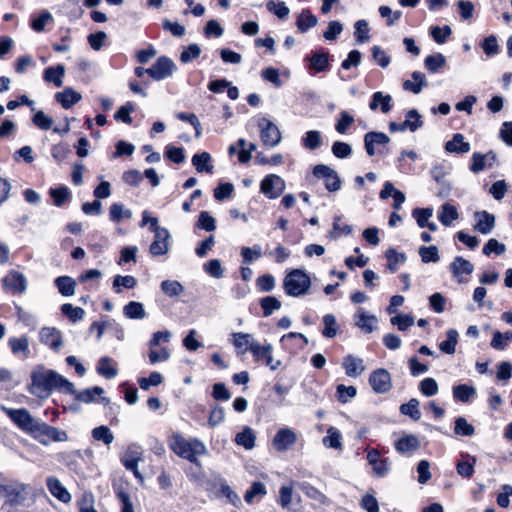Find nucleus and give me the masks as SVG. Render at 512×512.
Instances as JSON below:
<instances>
[{"label": "nucleus", "mask_w": 512, "mask_h": 512, "mask_svg": "<svg viewBox=\"0 0 512 512\" xmlns=\"http://www.w3.org/2000/svg\"><path fill=\"white\" fill-rule=\"evenodd\" d=\"M450 270L458 283L463 282V275H470L474 271V265L461 256H457L450 264Z\"/></svg>", "instance_id": "aec40b11"}, {"label": "nucleus", "mask_w": 512, "mask_h": 512, "mask_svg": "<svg viewBox=\"0 0 512 512\" xmlns=\"http://www.w3.org/2000/svg\"><path fill=\"white\" fill-rule=\"evenodd\" d=\"M0 408L20 430L29 435L39 421L26 408L13 409L3 405Z\"/></svg>", "instance_id": "20e7f679"}, {"label": "nucleus", "mask_w": 512, "mask_h": 512, "mask_svg": "<svg viewBox=\"0 0 512 512\" xmlns=\"http://www.w3.org/2000/svg\"><path fill=\"white\" fill-rule=\"evenodd\" d=\"M29 392L38 398H47L53 390L60 387L64 379L57 372L42 365L36 366L30 375Z\"/></svg>", "instance_id": "f257e3e1"}, {"label": "nucleus", "mask_w": 512, "mask_h": 512, "mask_svg": "<svg viewBox=\"0 0 512 512\" xmlns=\"http://www.w3.org/2000/svg\"><path fill=\"white\" fill-rule=\"evenodd\" d=\"M130 210L125 209L121 203H114L110 207V219L114 222H120L124 218H131Z\"/></svg>", "instance_id": "13d9d810"}, {"label": "nucleus", "mask_w": 512, "mask_h": 512, "mask_svg": "<svg viewBox=\"0 0 512 512\" xmlns=\"http://www.w3.org/2000/svg\"><path fill=\"white\" fill-rule=\"evenodd\" d=\"M311 287L309 275L301 269H293L284 278L283 288L287 295L300 297L308 294Z\"/></svg>", "instance_id": "7ed1b4c3"}, {"label": "nucleus", "mask_w": 512, "mask_h": 512, "mask_svg": "<svg viewBox=\"0 0 512 512\" xmlns=\"http://www.w3.org/2000/svg\"><path fill=\"white\" fill-rule=\"evenodd\" d=\"M419 401L415 398L410 399L407 403L400 406V412L404 415L410 416L413 420H419L421 418V412L419 410Z\"/></svg>", "instance_id": "49530a36"}, {"label": "nucleus", "mask_w": 512, "mask_h": 512, "mask_svg": "<svg viewBox=\"0 0 512 512\" xmlns=\"http://www.w3.org/2000/svg\"><path fill=\"white\" fill-rule=\"evenodd\" d=\"M313 174L316 177L324 179L325 187L327 188V190L335 192L340 189V178L336 171H334L332 168L323 164L316 165L313 169Z\"/></svg>", "instance_id": "f8f14e48"}, {"label": "nucleus", "mask_w": 512, "mask_h": 512, "mask_svg": "<svg viewBox=\"0 0 512 512\" xmlns=\"http://www.w3.org/2000/svg\"><path fill=\"white\" fill-rule=\"evenodd\" d=\"M328 54L316 52L310 58V68L315 72H323L328 67Z\"/></svg>", "instance_id": "a18cd8bd"}, {"label": "nucleus", "mask_w": 512, "mask_h": 512, "mask_svg": "<svg viewBox=\"0 0 512 512\" xmlns=\"http://www.w3.org/2000/svg\"><path fill=\"white\" fill-rule=\"evenodd\" d=\"M33 124L41 130H49L53 126V119L39 110L32 117Z\"/></svg>", "instance_id": "6e6d98bb"}, {"label": "nucleus", "mask_w": 512, "mask_h": 512, "mask_svg": "<svg viewBox=\"0 0 512 512\" xmlns=\"http://www.w3.org/2000/svg\"><path fill=\"white\" fill-rule=\"evenodd\" d=\"M369 384L375 393H387L392 388L391 375L386 369L379 368L370 374Z\"/></svg>", "instance_id": "9d476101"}, {"label": "nucleus", "mask_w": 512, "mask_h": 512, "mask_svg": "<svg viewBox=\"0 0 512 512\" xmlns=\"http://www.w3.org/2000/svg\"><path fill=\"white\" fill-rule=\"evenodd\" d=\"M478 218L475 229L482 234H488L492 231L495 225V218L493 215L486 211L476 213Z\"/></svg>", "instance_id": "bb28decb"}, {"label": "nucleus", "mask_w": 512, "mask_h": 512, "mask_svg": "<svg viewBox=\"0 0 512 512\" xmlns=\"http://www.w3.org/2000/svg\"><path fill=\"white\" fill-rule=\"evenodd\" d=\"M337 399L341 403L348 402L351 398H354L357 394V389L354 386H345L340 384L336 388Z\"/></svg>", "instance_id": "69168bd1"}, {"label": "nucleus", "mask_w": 512, "mask_h": 512, "mask_svg": "<svg viewBox=\"0 0 512 512\" xmlns=\"http://www.w3.org/2000/svg\"><path fill=\"white\" fill-rule=\"evenodd\" d=\"M3 286L12 293H21L26 289V279L23 274L11 271L2 280Z\"/></svg>", "instance_id": "6ab92c4d"}, {"label": "nucleus", "mask_w": 512, "mask_h": 512, "mask_svg": "<svg viewBox=\"0 0 512 512\" xmlns=\"http://www.w3.org/2000/svg\"><path fill=\"white\" fill-rule=\"evenodd\" d=\"M27 495V486L20 482L8 481L0 484V499L10 505L20 504Z\"/></svg>", "instance_id": "39448f33"}, {"label": "nucleus", "mask_w": 512, "mask_h": 512, "mask_svg": "<svg viewBox=\"0 0 512 512\" xmlns=\"http://www.w3.org/2000/svg\"><path fill=\"white\" fill-rule=\"evenodd\" d=\"M142 450L139 446L131 445L127 448L126 452L122 457V463L126 469L133 471L137 478H141L138 471V463L142 460Z\"/></svg>", "instance_id": "dca6fc26"}, {"label": "nucleus", "mask_w": 512, "mask_h": 512, "mask_svg": "<svg viewBox=\"0 0 512 512\" xmlns=\"http://www.w3.org/2000/svg\"><path fill=\"white\" fill-rule=\"evenodd\" d=\"M426 84V76L421 72L415 71L412 73V80H406L403 83V88L414 94H419L422 87Z\"/></svg>", "instance_id": "c85d7f7f"}, {"label": "nucleus", "mask_w": 512, "mask_h": 512, "mask_svg": "<svg viewBox=\"0 0 512 512\" xmlns=\"http://www.w3.org/2000/svg\"><path fill=\"white\" fill-rule=\"evenodd\" d=\"M488 159L494 160L495 155L493 153L488 154H480V153H474L472 156V163L470 165V170L474 173H478L482 171L486 166V161Z\"/></svg>", "instance_id": "de8ad7c7"}, {"label": "nucleus", "mask_w": 512, "mask_h": 512, "mask_svg": "<svg viewBox=\"0 0 512 512\" xmlns=\"http://www.w3.org/2000/svg\"><path fill=\"white\" fill-rule=\"evenodd\" d=\"M475 393V388L466 384L456 385L453 387V397L455 400L461 402H468Z\"/></svg>", "instance_id": "79ce46f5"}, {"label": "nucleus", "mask_w": 512, "mask_h": 512, "mask_svg": "<svg viewBox=\"0 0 512 512\" xmlns=\"http://www.w3.org/2000/svg\"><path fill=\"white\" fill-rule=\"evenodd\" d=\"M459 218L458 211L455 206L445 203L441 206L438 213V219L444 226H450L451 223Z\"/></svg>", "instance_id": "c756f323"}, {"label": "nucleus", "mask_w": 512, "mask_h": 512, "mask_svg": "<svg viewBox=\"0 0 512 512\" xmlns=\"http://www.w3.org/2000/svg\"><path fill=\"white\" fill-rule=\"evenodd\" d=\"M258 126L261 140L265 146L275 147L280 143L282 136L276 124L267 118H261Z\"/></svg>", "instance_id": "423d86ee"}, {"label": "nucleus", "mask_w": 512, "mask_h": 512, "mask_svg": "<svg viewBox=\"0 0 512 512\" xmlns=\"http://www.w3.org/2000/svg\"><path fill=\"white\" fill-rule=\"evenodd\" d=\"M92 437L97 441H102L110 445L114 440V435L107 426H99L92 430Z\"/></svg>", "instance_id": "4d7b16f0"}, {"label": "nucleus", "mask_w": 512, "mask_h": 512, "mask_svg": "<svg viewBox=\"0 0 512 512\" xmlns=\"http://www.w3.org/2000/svg\"><path fill=\"white\" fill-rule=\"evenodd\" d=\"M342 367L345 373L349 377L356 378L365 371V365L363 359L354 355H347L342 362Z\"/></svg>", "instance_id": "4be33fe9"}, {"label": "nucleus", "mask_w": 512, "mask_h": 512, "mask_svg": "<svg viewBox=\"0 0 512 512\" xmlns=\"http://www.w3.org/2000/svg\"><path fill=\"white\" fill-rule=\"evenodd\" d=\"M419 389L427 397L434 396L438 393V384L433 378H425L419 384Z\"/></svg>", "instance_id": "774afa93"}, {"label": "nucleus", "mask_w": 512, "mask_h": 512, "mask_svg": "<svg viewBox=\"0 0 512 512\" xmlns=\"http://www.w3.org/2000/svg\"><path fill=\"white\" fill-rule=\"evenodd\" d=\"M260 306L265 317L270 316L274 311L281 308V302L273 296H267L260 299Z\"/></svg>", "instance_id": "09e8293b"}, {"label": "nucleus", "mask_w": 512, "mask_h": 512, "mask_svg": "<svg viewBox=\"0 0 512 512\" xmlns=\"http://www.w3.org/2000/svg\"><path fill=\"white\" fill-rule=\"evenodd\" d=\"M161 290L169 297H177L183 293L184 287L176 280H164L161 283Z\"/></svg>", "instance_id": "c03bdc74"}, {"label": "nucleus", "mask_w": 512, "mask_h": 512, "mask_svg": "<svg viewBox=\"0 0 512 512\" xmlns=\"http://www.w3.org/2000/svg\"><path fill=\"white\" fill-rule=\"evenodd\" d=\"M512 342V331H506L501 333L499 331L494 332L491 340V347L495 350H504L505 347Z\"/></svg>", "instance_id": "a19ab883"}, {"label": "nucleus", "mask_w": 512, "mask_h": 512, "mask_svg": "<svg viewBox=\"0 0 512 512\" xmlns=\"http://www.w3.org/2000/svg\"><path fill=\"white\" fill-rule=\"evenodd\" d=\"M356 326L359 327L365 333H371L375 329L377 318L373 315H369L362 309H359L356 314Z\"/></svg>", "instance_id": "393cba45"}, {"label": "nucleus", "mask_w": 512, "mask_h": 512, "mask_svg": "<svg viewBox=\"0 0 512 512\" xmlns=\"http://www.w3.org/2000/svg\"><path fill=\"white\" fill-rule=\"evenodd\" d=\"M318 19L310 10H303L297 19V28L301 33H305L308 29L316 26Z\"/></svg>", "instance_id": "2f4dec72"}, {"label": "nucleus", "mask_w": 512, "mask_h": 512, "mask_svg": "<svg viewBox=\"0 0 512 512\" xmlns=\"http://www.w3.org/2000/svg\"><path fill=\"white\" fill-rule=\"evenodd\" d=\"M176 70L175 63L168 57H160L147 69V74L154 80L160 81L173 75Z\"/></svg>", "instance_id": "6e6552de"}, {"label": "nucleus", "mask_w": 512, "mask_h": 512, "mask_svg": "<svg viewBox=\"0 0 512 512\" xmlns=\"http://www.w3.org/2000/svg\"><path fill=\"white\" fill-rule=\"evenodd\" d=\"M403 125L405 127V130L415 132L423 125L422 117L417 110L411 109L407 112Z\"/></svg>", "instance_id": "ea45409f"}, {"label": "nucleus", "mask_w": 512, "mask_h": 512, "mask_svg": "<svg viewBox=\"0 0 512 512\" xmlns=\"http://www.w3.org/2000/svg\"><path fill=\"white\" fill-rule=\"evenodd\" d=\"M386 257L388 259V268L395 272L398 269V266L405 262L406 257L403 253H399L394 249H389L386 253Z\"/></svg>", "instance_id": "e2e57ef3"}, {"label": "nucleus", "mask_w": 512, "mask_h": 512, "mask_svg": "<svg viewBox=\"0 0 512 512\" xmlns=\"http://www.w3.org/2000/svg\"><path fill=\"white\" fill-rule=\"evenodd\" d=\"M97 372L106 378H113L117 375L118 370L113 364V359L104 356L99 359Z\"/></svg>", "instance_id": "e433bc0d"}, {"label": "nucleus", "mask_w": 512, "mask_h": 512, "mask_svg": "<svg viewBox=\"0 0 512 512\" xmlns=\"http://www.w3.org/2000/svg\"><path fill=\"white\" fill-rule=\"evenodd\" d=\"M461 457L467 460H462L457 463V473L462 477L470 478L474 473V464L476 463V458L471 457L468 454H463Z\"/></svg>", "instance_id": "f704fd0d"}, {"label": "nucleus", "mask_w": 512, "mask_h": 512, "mask_svg": "<svg viewBox=\"0 0 512 512\" xmlns=\"http://www.w3.org/2000/svg\"><path fill=\"white\" fill-rule=\"evenodd\" d=\"M446 64V59L441 53L429 55L425 58V68L431 72L436 73L439 69L443 68Z\"/></svg>", "instance_id": "37998d69"}, {"label": "nucleus", "mask_w": 512, "mask_h": 512, "mask_svg": "<svg viewBox=\"0 0 512 512\" xmlns=\"http://www.w3.org/2000/svg\"><path fill=\"white\" fill-rule=\"evenodd\" d=\"M211 156L207 152H202L199 154H195L192 157V164L196 168V170L200 173H212L213 166L210 164Z\"/></svg>", "instance_id": "473e14b6"}, {"label": "nucleus", "mask_w": 512, "mask_h": 512, "mask_svg": "<svg viewBox=\"0 0 512 512\" xmlns=\"http://www.w3.org/2000/svg\"><path fill=\"white\" fill-rule=\"evenodd\" d=\"M297 441L296 433L290 428H281L273 438V446L277 451L290 449Z\"/></svg>", "instance_id": "2eb2a0df"}, {"label": "nucleus", "mask_w": 512, "mask_h": 512, "mask_svg": "<svg viewBox=\"0 0 512 512\" xmlns=\"http://www.w3.org/2000/svg\"><path fill=\"white\" fill-rule=\"evenodd\" d=\"M241 256L243 258L244 264H250L262 256V248L260 245H254L253 247H242Z\"/></svg>", "instance_id": "3c124183"}, {"label": "nucleus", "mask_w": 512, "mask_h": 512, "mask_svg": "<svg viewBox=\"0 0 512 512\" xmlns=\"http://www.w3.org/2000/svg\"><path fill=\"white\" fill-rule=\"evenodd\" d=\"M294 490V482L292 481L289 485L282 486L279 490L278 503L284 509H289L292 503V496Z\"/></svg>", "instance_id": "8fccbe9b"}, {"label": "nucleus", "mask_w": 512, "mask_h": 512, "mask_svg": "<svg viewBox=\"0 0 512 512\" xmlns=\"http://www.w3.org/2000/svg\"><path fill=\"white\" fill-rule=\"evenodd\" d=\"M299 488L308 498L315 501L316 503L321 505L329 504V499L325 496V494L311 484L303 482L299 484Z\"/></svg>", "instance_id": "a878e982"}, {"label": "nucleus", "mask_w": 512, "mask_h": 512, "mask_svg": "<svg viewBox=\"0 0 512 512\" xmlns=\"http://www.w3.org/2000/svg\"><path fill=\"white\" fill-rule=\"evenodd\" d=\"M447 339L439 343V349L446 354L452 355L456 351L458 343V332L455 329H449L446 333Z\"/></svg>", "instance_id": "c9c22d12"}, {"label": "nucleus", "mask_w": 512, "mask_h": 512, "mask_svg": "<svg viewBox=\"0 0 512 512\" xmlns=\"http://www.w3.org/2000/svg\"><path fill=\"white\" fill-rule=\"evenodd\" d=\"M324 329L322 331L323 336L327 338H333L337 335L338 326L334 315L327 314L323 317Z\"/></svg>", "instance_id": "5fc2aeb1"}, {"label": "nucleus", "mask_w": 512, "mask_h": 512, "mask_svg": "<svg viewBox=\"0 0 512 512\" xmlns=\"http://www.w3.org/2000/svg\"><path fill=\"white\" fill-rule=\"evenodd\" d=\"M255 438L256 437L253 430L249 427H245L240 433L236 435L235 442L249 450L255 446Z\"/></svg>", "instance_id": "58836bf2"}, {"label": "nucleus", "mask_w": 512, "mask_h": 512, "mask_svg": "<svg viewBox=\"0 0 512 512\" xmlns=\"http://www.w3.org/2000/svg\"><path fill=\"white\" fill-rule=\"evenodd\" d=\"M168 444L176 455L192 463H198V457L207 453L206 446L199 439L188 440L179 433L172 434Z\"/></svg>", "instance_id": "f03ea898"}, {"label": "nucleus", "mask_w": 512, "mask_h": 512, "mask_svg": "<svg viewBox=\"0 0 512 512\" xmlns=\"http://www.w3.org/2000/svg\"><path fill=\"white\" fill-rule=\"evenodd\" d=\"M154 240L150 245V253L153 256L164 255L169 250L168 240L170 238V234L165 228H156L154 231Z\"/></svg>", "instance_id": "4468645a"}, {"label": "nucleus", "mask_w": 512, "mask_h": 512, "mask_svg": "<svg viewBox=\"0 0 512 512\" xmlns=\"http://www.w3.org/2000/svg\"><path fill=\"white\" fill-rule=\"evenodd\" d=\"M454 432L457 435L472 436L475 433V429L464 417H458L455 420Z\"/></svg>", "instance_id": "680f3d73"}, {"label": "nucleus", "mask_w": 512, "mask_h": 512, "mask_svg": "<svg viewBox=\"0 0 512 512\" xmlns=\"http://www.w3.org/2000/svg\"><path fill=\"white\" fill-rule=\"evenodd\" d=\"M419 255L424 263H436L440 259L438 254V248L434 245L428 247L421 246L419 248Z\"/></svg>", "instance_id": "bf43d9fd"}, {"label": "nucleus", "mask_w": 512, "mask_h": 512, "mask_svg": "<svg viewBox=\"0 0 512 512\" xmlns=\"http://www.w3.org/2000/svg\"><path fill=\"white\" fill-rule=\"evenodd\" d=\"M470 148V144L464 141V136L460 133L454 134L445 144V150L449 153L463 154L469 152Z\"/></svg>", "instance_id": "b1692460"}, {"label": "nucleus", "mask_w": 512, "mask_h": 512, "mask_svg": "<svg viewBox=\"0 0 512 512\" xmlns=\"http://www.w3.org/2000/svg\"><path fill=\"white\" fill-rule=\"evenodd\" d=\"M323 443L326 447L339 449L341 448V434L340 432L334 428L330 427L327 430V435L323 438Z\"/></svg>", "instance_id": "864d4df0"}, {"label": "nucleus", "mask_w": 512, "mask_h": 512, "mask_svg": "<svg viewBox=\"0 0 512 512\" xmlns=\"http://www.w3.org/2000/svg\"><path fill=\"white\" fill-rule=\"evenodd\" d=\"M49 492L59 499L64 501V487L61 481L55 477H48L46 481Z\"/></svg>", "instance_id": "052dcab7"}, {"label": "nucleus", "mask_w": 512, "mask_h": 512, "mask_svg": "<svg viewBox=\"0 0 512 512\" xmlns=\"http://www.w3.org/2000/svg\"><path fill=\"white\" fill-rule=\"evenodd\" d=\"M392 97L389 94L384 95L382 92H375L372 95V100L369 104L371 110H376L378 106H381L383 113H388L391 110Z\"/></svg>", "instance_id": "7c9ffc66"}, {"label": "nucleus", "mask_w": 512, "mask_h": 512, "mask_svg": "<svg viewBox=\"0 0 512 512\" xmlns=\"http://www.w3.org/2000/svg\"><path fill=\"white\" fill-rule=\"evenodd\" d=\"M273 346L270 343H257L256 346L252 347V355L256 361H263L267 367L272 371L277 370L282 362L279 359L273 357Z\"/></svg>", "instance_id": "0eeeda50"}, {"label": "nucleus", "mask_w": 512, "mask_h": 512, "mask_svg": "<svg viewBox=\"0 0 512 512\" xmlns=\"http://www.w3.org/2000/svg\"><path fill=\"white\" fill-rule=\"evenodd\" d=\"M201 49L197 44L188 45L180 54V61L184 64L191 62L200 56Z\"/></svg>", "instance_id": "338daca9"}, {"label": "nucleus", "mask_w": 512, "mask_h": 512, "mask_svg": "<svg viewBox=\"0 0 512 512\" xmlns=\"http://www.w3.org/2000/svg\"><path fill=\"white\" fill-rule=\"evenodd\" d=\"M420 447L418 438L414 435H405L395 443V448L399 453L415 451Z\"/></svg>", "instance_id": "cd10ccee"}, {"label": "nucleus", "mask_w": 512, "mask_h": 512, "mask_svg": "<svg viewBox=\"0 0 512 512\" xmlns=\"http://www.w3.org/2000/svg\"><path fill=\"white\" fill-rule=\"evenodd\" d=\"M8 346L12 354L16 357L27 359L30 355L29 339L26 335L9 338Z\"/></svg>", "instance_id": "412c9836"}, {"label": "nucleus", "mask_w": 512, "mask_h": 512, "mask_svg": "<svg viewBox=\"0 0 512 512\" xmlns=\"http://www.w3.org/2000/svg\"><path fill=\"white\" fill-rule=\"evenodd\" d=\"M367 461L377 477H384L390 471V461L387 458H382L377 450L368 451Z\"/></svg>", "instance_id": "f3484780"}, {"label": "nucleus", "mask_w": 512, "mask_h": 512, "mask_svg": "<svg viewBox=\"0 0 512 512\" xmlns=\"http://www.w3.org/2000/svg\"><path fill=\"white\" fill-rule=\"evenodd\" d=\"M266 8L269 12L275 14L280 19L287 18L290 13V9L286 6L285 2L269 0L266 3Z\"/></svg>", "instance_id": "603ef678"}, {"label": "nucleus", "mask_w": 512, "mask_h": 512, "mask_svg": "<svg viewBox=\"0 0 512 512\" xmlns=\"http://www.w3.org/2000/svg\"><path fill=\"white\" fill-rule=\"evenodd\" d=\"M390 138L382 132H368L364 136L365 150L369 156L382 153L381 147H385Z\"/></svg>", "instance_id": "9b49d317"}, {"label": "nucleus", "mask_w": 512, "mask_h": 512, "mask_svg": "<svg viewBox=\"0 0 512 512\" xmlns=\"http://www.w3.org/2000/svg\"><path fill=\"white\" fill-rule=\"evenodd\" d=\"M30 435L45 445L61 440L60 433L56 428L41 421L37 422Z\"/></svg>", "instance_id": "ddd939ff"}, {"label": "nucleus", "mask_w": 512, "mask_h": 512, "mask_svg": "<svg viewBox=\"0 0 512 512\" xmlns=\"http://www.w3.org/2000/svg\"><path fill=\"white\" fill-rule=\"evenodd\" d=\"M63 74L64 67L62 65L48 67L44 70L43 79L47 83H53L56 87H60L62 85Z\"/></svg>", "instance_id": "72a5a7b5"}, {"label": "nucleus", "mask_w": 512, "mask_h": 512, "mask_svg": "<svg viewBox=\"0 0 512 512\" xmlns=\"http://www.w3.org/2000/svg\"><path fill=\"white\" fill-rule=\"evenodd\" d=\"M123 313L129 319H143L146 316L143 304L136 301L126 304L123 308Z\"/></svg>", "instance_id": "4c0bfd02"}, {"label": "nucleus", "mask_w": 512, "mask_h": 512, "mask_svg": "<svg viewBox=\"0 0 512 512\" xmlns=\"http://www.w3.org/2000/svg\"><path fill=\"white\" fill-rule=\"evenodd\" d=\"M267 490L263 483L261 482H254L249 490L246 491L244 495V499L247 503H252L254 498L257 496H264L266 495Z\"/></svg>", "instance_id": "0e129e2a"}, {"label": "nucleus", "mask_w": 512, "mask_h": 512, "mask_svg": "<svg viewBox=\"0 0 512 512\" xmlns=\"http://www.w3.org/2000/svg\"><path fill=\"white\" fill-rule=\"evenodd\" d=\"M40 341L52 348L53 350H59L62 341H61V332L52 327H44L41 329L39 333Z\"/></svg>", "instance_id": "5701e85b"}, {"label": "nucleus", "mask_w": 512, "mask_h": 512, "mask_svg": "<svg viewBox=\"0 0 512 512\" xmlns=\"http://www.w3.org/2000/svg\"><path fill=\"white\" fill-rule=\"evenodd\" d=\"M285 187V181L280 176L270 174L261 181L260 191L268 198L275 199L283 193Z\"/></svg>", "instance_id": "1a4fd4ad"}, {"label": "nucleus", "mask_w": 512, "mask_h": 512, "mask_svg": "<svg viewBox=\"0 0 512 512\" xmlns=\"http://www.w3.org/2000/svg\"><path fill=\"white\" fill-rule=\"evenodd\" d=\"M230 342L238 350V353L242 355L245 354L246 351L252 353V347L256 346L258 343L252 334L242 332L232 333Z\"/></svg>", "instance_id": "a211bd4d"}]
</instances>
